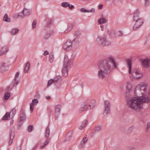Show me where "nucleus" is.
I'll use <instances>...</instances> for the list:
<instances>
[{
	"mask_svg": "<svg viewBox=\"0 0 150 150\" xmlns=\"http://www.w3.org/2000/svg\"><path fill=\"white\" fill-rule=\"evenodd\" d=\"M112 63L109 60L103 59L99 60L98 66L100 70L98 71V75L100 78H104L113 69L111 65Z\"/></svg>",
	"mask_w": 150,
	"mask_h": 150,
	"instance_id": "f257e3e1",
	"label": "nucleus"
},
{
	"mask_svg": "<svg viewBox=\"0 0 150 150\" xmlns=\"http://www.w3.org/2000/svg\"><path fill=\"white\" fill-rule=\"evenodd\" d=\"M150 97L146 98H140L137 97H132L129 100L127 101L128 106L137 111H139L142 108L143 104L147 103L150 101V92L149 94Z\"/></svg>",
	"mask_w": 150,
	"mask_h": 150,
	"instance_id": "f03ea898",
	"label": "nucleus"
},
{
	"mask_svg": "<svg viewBox=\"0 0 150 150\" xmlns=\"http://www.w3.org/2000/svg\"><path fill=\"white\" fill-rule=\"evenodd\" d=\"M147 84L145 82H142L136 86L134 91V93L138 98H146L150 97V91L147 93Z\"/></svg>",
	"mask_w": 150,
	"mask_h": 150,
	"instance_id": "7ed1b4c3",
	"label": "nucleus"
},
{
	"mask_svg": "<svg viewBox=\"0 0 150 150\" xmlns=\"http://www.w3.org/2000/svg\"><path fill=\"white\" fill-rule=\"evenodd\" d=\"M107 38V36L105 35L101 37H98L96 39V41L100 45H108L111 44V42L106 40Z\"/></svg>",
	"mask_w": 150,
	"mask_h": 150,
	"instance_id": "20e7f679",
	"label": "nucleus"
},
{
	"mask_svg": "<svg viewBox=\"0 0 150 150\" xmlns=\"http://www.w3.org/2000/svg\"><path fill=\"white\" fill-rule=\"evenodd\" d=\"M78 40V38H75L74 40H73L72 42L71 43L70 41H67L65 43L63 47V48L67 51L71 50L72 47V45H73L75 44L74 42H76Z\"/></svg>",
	"mask_w": 150,
	"mask_h": 150,
	"instance_id": "39448f33",
	"label": "nucleus"
},
{
	"mask_svg": "<svg viewBox=\"0 0 150 150\" xmlns=\"http://www.w3.org/2000/svg\"><path fill=\"white\" fill-rule=\"evenodd\" d=\"M132 76L135 79H138L142 76V74L137 69H134L132 72Z\"/></svg>",
	"mask_w": 150,
	"mask_h": 150,
	"instance_id": "423d86ee",
	"label": "nucleus"
},
{
	"mask_svg": "<svg viewBox=\"0 0 150 150\" xmlns=\"http://www.w3.org/2000/svg\"><path fill=\"white\" fill-rule=\"evenodd\" d=\"M88 104V102L87 101H86L82 104L79 110V113H82L85 110H90L91 105L89 106Z\"/></svg>",
	"mask_w": 150,
	"mask_h": 150,
	"instance_id": "0eeeda50",
	"label": "nucleus"
},
{
	"mask_svg": "<svg viewBox=\"0 0 150 150\" xmlns=\"http://www.w3.org/2000/svg\"><path fill=\"white\" fill-rule=\"evenodd\" d=\"M144 20L142 18L137 19L133 27L134 30H136L137 28H139L143 24Z\"/></svg>",
	"mask_w": 150,
	"mask_h": 150,
	"instance_id": "6e6552de",
	"label": "nucleus"
},
{
	"mask_svg": "<svg viewBox=\"0 0 150 150\" xmlns=\"http://www.w3.org/2000/svg\"><path fill=\"white\" fill-rule=\"evenodd\" d=\"M104 105L105 110L103 112V115L106 116L108 113H110V105L109 102L108 100L105 101Z\"/></svg>",
	"mask_w": 150,
	"mask_h": 150,
	"instance_id": "1a4fd4ad",
	"label": "nucleus"
},
{
	"mask_svg": "<svg viewBox=\"0 0 150 150\" xmlns=\"http://www.w3.org/2000/svg\"><path fill=\"white\" fill-rule=\"evenodd\" d=\"M141 63L143 66L145 68L150 67V59L147 57L145 59H141Z\"/></svg>",
	"mask_w": 150,
	"mask_h": 150,
	"instance_id": "9d476101",
	"label": "nucleus"
},
{
	"mask_svg": "<svg viewBox=\"0 0 150 150\" xmlns=\"http://www.w3.org/2000/svg\"><path fill=\"white\" fill-rule=\"evenodd\" d=\"M132 57H130L129 58L126 59V62L127 67H129V74L131 73L132 69Z\"/></svg>",
	"mask_w": 150,
	"mask_h": 150,
	"instance_id": "9b49d317",
	"label": "nucleus"
},
{
	"mask_svg": "<svg viewBox=\"0 0 150 150\" xmlns=\"http://www.w3.org/2000/svg\"><path fill=\"white\" fill-rule=\"evenodd\" d=\"M64 66L69 67L72 60L71 57H64Z\"/></svg>",
	"mask_w": 150,
	"mask_h": 150,
	"instance_id": "f8f14e48",
	"label": "nucleus"
},
{
	"mask_svg": "<svg viewBox=\"0 0 150 150\" xmlns=\"http://www.w3.org/2000/svg\"><path fill=\"white\" fill-rule=\"evenodd\" d=\"M14 129L13 127L11 128V130L10 132V139L9 142V145H11L12 143L13 139L14 137Z\"/></svg>",
	"mask_w": 150,
	"mask_h": 150,
	"instance_id": "ddd939ff",
	"label": "nucleus"
},
{
	"mask_svg": "<svg viewBox=\"0 0 150 150\" xmlns=\"http://www.w3.org/2000/svg\"><path fill=\"white\" fill-rule=\"evenodd\" d=\"M25 117L24 110L23 109H21L20 112V121H22L24 120L25 119Z\"/></svg>",
	"mask_w": 150,
	"mask_h": 150,
	"instance_id": "4468645a",
	"label": "nucleus"
},
{
	"mask_svg": "<svg viewBox=\"0 0 150 150\" xmlns=\"http://www.w3.org/2000/svg\"><path fill=\"white\" fill-rule=\"evenodd\" d=\"M68 67L64 66L62 70V73L63 75L65 77H66L68 74Z\"/></svg>",
	"mask_w": 150,
	"mask_h": 150,
	"instance_id": "2eb2a0df",
	"label": "nucleus"
},
{
	"mask_svg": "<svg viewBox=\"0 0 150 150\" xmlns=\"http://www.w3.org/2000/svg\"><path fill=\"white\" fill-rule=\"evenodd\" d=\"M8 47L6 46H4L1 49V54L0 55H4V54L6 53L8 50Z\"/></svg>",
	"mask_w": 150,
	"mask_h": 150,
	"instance_id": "dca6fc26",
	"label": "nucleus"
},
{
	"mask_svg": "<svg viewBox=\"0 0 150 150\" xmlns=\"http://www.w3.org/2000/svg\"><path fill=\"white\" fill-rule=\"evenodd\" d=\"M88 102V104L89 105H91L90 108L91 109L93 108L95 106L96 103V101L94 100H92L91 101H87Z\"/></svg>",
	"mask_w": 150,
	"mask_h": 150,
	"instance_id": "f3484780",
	"label": "nucleus"
},
{
	"mask_svg": "<svg viewBox=\"0 0 150 150\" xmlns=\"http://www.w3.org/2000/svg\"><path fill=\"white\" fill-rule=\"evenodd\" d=\"M61 106L59 105H56L55 108V112L56 115H59L60 114Z\"/></svg>",
	"mask_w": 150,
	"mask_h": 150,
	"instance_id": "a211bd4d",
	"label": "nucleus"
},
{
	"mask_svg": "<svg viewBox=\"0 0 150 150\" xmlns=\"http://www.w3.org/2000/svg\"><path fill=\"white\" fill-rule=\"evenodd\" d=\"M25 16H28L30 15L31 12L30 9L24 8L23 10Z\"/></svg>",
	"mask_w": 150,
	"mask_h": 150,
	"instance_id": "6ab92c4d",
	"label": "nucleus"
},
{
	"mask_svg": "<svg viewBox=\"0 0 150 150\" xmlns=\"http://www.w3.org/2000/svg\"><path fill=\"white\" fill-rule=\"evenodd\" d=\"M74 25V23H70L69 24V26L67 28L66 30L64 31L65 33L70 31L72 28V27Z\"/></svg>",
	"mask_w": 150,
	"mask_h": 150,
	"instance_id": "aec40b11",
	"label": "nucleus"
},
{
	"mask_svg": "<svg viewBox=\"0 0 150 150\" xmlns=\"http://www.w3.org/2000/svg\"><path fill=\"white\" fill-rule=\"evenodd\" d=\"M80 11L83 12L88 13L90 12H94L95 10L94 8H92L91 10H87L86 9L82 8L80 9Z\"/></svg>",
	"mask_w": 150,
	"mask_h": 150,
	"instance_id": "412c9836",
	"label": "nucleus"
},
{
	"mask_svg": "<svg viewBox=\"0 0 150 150\" xmlns=\"http://www.w3.org/2000/svg\"><path fill=\"white\" fill-rule=\"evenodd\" d=\"M10 115L8 112H6L2 118V120H5L9 119L10 118Z\"/></svg>",
	"mask_w": 150,
	"mask_h": 150,
	"instance_id": "4be33fe9",
	"label": "nucleus"
},
{
	"mask_svg": "<svg viewBox=\"0 0 150 150\" xmlns=\"http://www.w3.org/2000/svg\"><path fill=\"white\" fill-rule=\"evenodd\" d=\"M30 67V64L29 62H27L24 68V71L25 73H27L29 70Z\"/></svg>",
	"mask_w": 150,
	"mask_h": 150,
	"instance_id": "5701e85b",
	"label": "nucleus"
},
{
	"mask_svg": "<svg viewBox=\"0 0 150 150\" xmlns=\"http://www.w3.org/2000/svg\"><path fill=\"white\" fill-rule=\"evenodd\" d=\"M72 134V131H69L67 133L66 137V139L68 141L70 139L71 137Z\"/></svg>",
	"mask_w": 150,
	"mask_h": 150,
	"instance_id": "b1692460",
	"label": "nucleus"
},
{
	"mask_svg": "<svg viewBox=\"0 0 150 150\" xmlns=\"http://www.w3.org/2000/svg\"><path fill=\"white\" fill-rule=\"evenodd\" d=\"M3 20L4 21L6 22H10L11 21V19L8 17L7 14H5L4 15V17Z\"/></svg>",
	"mask_w": 150,
	"mask_h": 150,
	"instance_id": "393cba45",
	"label": "nucleus"
},
{
	"mask_svg": "<svg viewBox=\"0 0 150 150\" xmlns=\"http://www.w3.org/2000/svg\"><path fill=\"white\" fill-rule=\"evenodd\" d=\"M88 122V121L87 120H83L82 122L83 124L79 127V129H82L83 127L86 125Z\"/></svg>",
	"mask_w": 150,
	"mask_h": 150,
	"instance_id": "a878e982",
	"label": "nucleus"
},
{
	"mask_svg": "<svg viewBox=\"0 0 150 150\" xmlns=\"http://www.w3.org/2000/svg\"><path fill=\"white\" fill-rule=\"evenodd\" d=\"M19 30L18 28H14L10 32L11 34L15 35L19 31Z\"/></svg>",
	"mask_w": 150,
	"mask_h": 150,
	"instance_id": "bb28decb",
	"label": "nucleus"
},
{
	"mask_svg": "<svg viewBox=\"0 0 150 150\" xmlns=\"http://www.w3.org/2000/svg\"><path fill=\"white\" fill-rule=\"evenodd\" d=\"M45 131L46 133L45 134V137L46 138H48L50 134V130L48 127L46 128Z\"/></svg>",
	"mask_w": 150,
	"mask_h": 150,
	"instance_id": "cd10ccee",
	"label": "nucleus"
},
{
	"mask_svg": "<svg viewBox=\"0 0 150 150\" xmlns=\"http://www.w3.org/2000/svg\"><path fill=\"white\" fill-rule=\"evenodd\" d=\"M106 21V19L102 18L99 19L98 20V23L100 24H101L105 23Z\"/></svg>",
	"mask_w": 150,
	"mask_h": 150,
	"instance_id": "c85d7f7f",
	"label": "nucleus"
},
{
	"mask_svg": "<svg viewBox=\"0 0 150 150\" xmlns=\"http://www.w3.org/2000/svg\"><path fill=\"white\" fill-rule=\"evenodd\" d=\"M101 128H102L100 126L98 125V126H96L95 127V131L93 132H92V134L95 133V132L96 131H99L100 130V129H101Z\"/></svg>",
	"mask_w": 150,
	"mask_h": 150,
	"instance_id": "c756f323",
	"label": "nucleus"
},
{
	"mask_svg": "<svg viewBox=\"0 0 150 150\" xmlns=\"http://www.w3.org/2000/svg\"><path fill=\"white\" fill-rule=\"evenodd\" d=\"M110 59L111 60V61L109 60L110 62H111L112 63V64L111 65V66H112V67H113L112 66V64H113L114 65V66L115 68H116L117 67V65H116V63L114 61V59L112 58H110Z\"/></svg>",
	"mask_w": 150,
	"mask_h": 150,
	"instance_id": "7c9ffc66",
	"label": "nucleus"
},
{
	"mask_svg": "<svg viewBox=\"0 0 150 150\" xmlns=\"http://www.w3.org/2000/svg\"><path fill=\"white\" fill-rule=\"evenodd\" d=\"M70 5V4L69 3L67 2H63L61 4L62 6L64 7L69 6Z\"/></svg>",
	"mask_w": 150,
	"mask_h": 150,
	"instance_id": "2f4dec72",
	"label": "nucleus"
},
{
	"mask_svg": "<svg viewBox=\"0 0 150 150\" xmlns=\"http://www.w3.org/2000/svg\"><path fill=\"white\" fill-rule=\"evenodd\" d=\"M51 31H49L48 32H47L44 35V38L46 39H48L50 36V33L51 32Z\"/></svg>",
	"mask_w": 150,
	"mask_h": 150,
	"instance_id": "473e14b6",
	"label": "nucleus"
},
{
	"mask_svg": "<svg viewBox=\"0 0 150 150\" xmlns=\"http://www.w3.org/2000/svg\"><path fill=\"white\" fill-rule=\"evenodd\" d=\"M24 16H25V15L23 12H20L19 13V14L17 15V18H19L20 17L22 18Z\"/></svg>",
	"mask_w": 150,
	"mask_h": 150,
	"instance_id": "72a5a7b5",
	"label": "nucleus"
},
{
	"mask_svg": "<svg viewBox=\"0 0 150 150\" xmlns=\"http://www.w3.org/2000/svg\"><path fill=\"white\" fill-rule=\"evenodd\" d=\"M10 94L8 93H6L4 96V98L6 100H8L10 97Z\"/></svg>",
	"mask_w": 150,
	"mask_h": 150,
	"instance_id": "f704fd0d",
	"label": "nucleus"
},
{
	"mask_svg": "<svg viewBox=\"0 0 150 150\" xmlns=\"http://www.w3.org/2000/svg\"><path fill=\"white\" fill-rule=\"evenodd\" d=\"M37 23V20L36 19H35L33 21L32 25L33 28H36Z\"/></svg>",
	"mask_w": 150,
	"mask_h": 150,
	"instance_id": "c9c22d12",
	"label": "nucleus"
},
{
	"mask_svg": "<svg viewBox=\"0 0 150 150\" xmlns=\"http://www.w3.org/2000/svg\"><path fill=\"white\" fill-rule=\"evenodd\" d=\"M38 102V100L36 99H33L32 102L31 104H32L33 105H35Z\"/></svg>",
	"mask_w": 150,
	"mask_h": 150,
	"instance_id": "e433bc0d",
	"label": "nucleus"
},
{
	"mask_svg": "<svg viewBox=\"0 0 150 150\" xmlns=\"http://www.w3.org/2000/svg\"><path fill=\"white\" fill-rule=\"evenodd\" d=\"M13 83V86H16L18 83V80H17L16 78L14 79Z\"/></svg>",
	"mask_w": 150,
	"mask_h": 150,
	"instance_id": "4c0bfd02",
	"label": "nucleus"
},
{
	"mask_svg": "<svg viewBox=\"0 0 150 150\" xmlns=\"http://www.w3.org/2000/svg\"><path fill=\"white\" fill-rule=\"evenodd\" d=\"M54 82V81L52 79L49 80L48 83L47 84V87L51 85Z\"/></svg>",
	"mask_w": 150,
	"mask_h": 150,
	"instance_id": "58836bf2",
	"label": "nucleus"
},
{
	"mask_svg": "<svg viewBox=\"0 0 150 150\" xmlns=\"http://www.w3.org/2000/svg\"><path fill=\"white\" fill-rule=\"evenodd\" d=\"M87 140L86 137H84L81 142V144H85L87 142Z\"/></svg>",
	"mask_w": 150,
	"mask_h": 150,
	"instance_id": "ea45409f",
	"label": "nucleus"
},
{
	"mask_svg": "<svg viewBox=\"0 0 150 150\" xmlns=\"http://www.w3.org/2000/svg\"><path fill=\"white\" fill-rule=\"evenodd\" d=\"M150 128V122H148L147 123V127L146 129V131L148 132L149 129Z\"/></svg>",
	"mask_w": 150,
	"mask_h": 150,
	"instance_id": "a19ab883",
	"label": "nucleus"
},
{
	"mask_svg": "<svg viewBox=\"0 0 150 150\" xmlns=\"http://www.w3.org/2000/svg\"><path fill=\"white\" fill-rule=\"evenodd\" d=\"M33 129V127L32 126L30 125L28 127L27 130L29 132H31Z\"/></svg>",
	"mask_w": 150,
	"mask_h": 150,
	"instance_id": "79ce46f5",
	"label": "nucleus"
},
{
	"mask_svg": "<svg viewBox=\"0 0 150 150\" xmlns=\"http://www.w3.org/2000/svg\"><path fill=\"white\" fill-rule=\"evenodd\" d=\"M139 12L138 10H136L134 13V16H137L139 17Z\"/></svg>",
	"mask_w": 150,
	"mask_h": 150,
	"instance_id": "37998d69",
	"label": "nucleus"
},
{
	"mask_svg": "<svg viewBox=\"0 0 150 150\" xmlns=\"http://www.w3.org/2000/svg\"><path fill=\"white\" fill-rule=\"evenodd\" d=\"M16 110L15 109L13 108L12 110L10 113V114H12V115H15L16 114Z\"/></svg>",
	"mask_w": 150,
	"mask_h": 150,
	"instance_id": "c03bdc74",
	"label": "nucleus"
},
{
	"mask_svg": "<svg viewBox=\"0 0 150 150\" xmlns=\"http://www.w3.org/2000/svg\"><path fill=\"white\" fill-rule=\"evenodd\" d=\"M122 32L121 31H118L117 32V35L119 36L122 35Z\"/></svg>",
	"mask_w": 150,
	"mask_h": 150,
	"instance_id": "a18cd8bd",
	"label": "nucleus"
},
{
	"mask_svg": "<svg viewBox=\"0 0 150 150\" xmlns=\"http://www.w3.org/2000/svg\"><path fill=\"white\" fill-rule=\"evenodd\" d=\"M144 1L145 2V6H148L149 3V0H144Z\"/></svg>",
	"mask_w": 150,
	"mask_h": 150,
	"instance_id": "49530a36",
	"label": "nucleus"
},
{
	"mask_svg": "<svg viewBox=\"0 0 150 150\" xmlns=\"http://www.w3.org/2000/svg\"><path fill=\"white\" fill-rule=\"evenodd\" d=\"M60 78V76H57L53 80L54 81H57Z\"/></svg>",
	"mask_w": 150,
	"mask_h": 150,
	"instance_id": "de8ad7c7",
	"label": "nucleus"
},
{
	"mask_svg": "<svg viewBox=\"0 0 150 150\" xmlns=\"http://www.w3.org/2000/svg\"><path fill=\"white\" fill-rule=\"evenodd\" d=\"M30 110L32 112L33 110V109L34 108V106H33V105L31 103L30 104Z\"/></svg>",
	"mask_w": 150,
	"mask_h": 150,
	"instance_id": "09e8293b",
	"label": "nucleus"
},
{
	"mask_svg": "<svg viewBox=\"0 0 150 150\" xmlns=\"http://www.w3.org/2000/svg\"><path fill=\"white\" fill-rule=\"evenodd\" d=\"M139 16H134L133 17V19L134 21H136L137 20V19H139Z\"/></svg>",
	"mask_w": 150,
	"mask_h": 150,
	"instance_id": "8fccbe9b",
	"label": "nucleus"
},
{
	"mask_svg": "<svg viewBox=\"0 0 150 150\" xmlns=\"http://www.w3.org/2000/svg\"><path fill=\"white\" fill-rule=\"evenodd\" d=\"M49 139L50 138H48L46 140L45 142L44 143V144L45 146L47 145L49 143L48 139Z\"/></svg>",
	"mask_w": 150,
	"mask_h": 150,
	"instance_id": "3c124183",
	"label": "nucleus"
},
{
	"mask_svg": "<svg viewBox=\"0 0 150 150\" xmlns=\"http://www.w3.org/2000/svg\"><path fill=\"white\" fill-rule=\"evenodd\" d=\"M54 57H49V59L50 61L51 62H53V60L54 59Z\"/></svg>",
	"mask_w": 150,
	"mask_h": 150,
	"instance_id": "603ef678",
	"label": "nucleus"
},
{
	"mask_svg": "<svg viewBox=\"0 0 150 150\" xmlns=\"http://www.w3.org/2000/svg\"><path fill=\"white\" fill-rule=\"evenodd\" d=\"M134 128V126H132L129 128V130L130 132Z\"/></svg>",
	"mask_w": 150,
	"mask_h": 150,
	"instance_id": "864d4df0",
	"label": "nucleus"
},
{
	"mask_svg": "<svg viewBox=\"0 0 150 150\" xmlns=\"http://www.w3.org/2000/svg\"><path fill=\"white\" fill-rule=\"evenodd\" d=\"M49 54L47 50H45V51L43 54L44 56L46 55H48Z\"/></svg>",
	"mask_w": 150,
	"mask_h": 150,
	"instance_id": "5fc2aeb1",
	"label": "nucleus"
},
{
	"mask_svg": "<svg viewBox=\"0 0 150 150\" xmlns=\"http://www.w3.org/2000/svg\"><path fill=\"white\" fill-rule=\"evenodd\" d=\"M19 73L18 72H17L16 75H15V78H17L18 76H19Z\"/></svg>",
	"mask_w": 150,
	"mask_h": 150,
	"instance_id": "6e6d98bb",
	"label": "nucleus"
},
{
	"mask_svg": "<svg viewBox=\"0 0 150 150\" xmlns=\"http://www.w3.org/2000/svg\"><path fill=\"white\" fill-rule=\"evenodd\" d=\"M38 144H37V145H35V146L33 147V150H35V149H37V147H38Z\"/></svg>",
	"mask_w": 150,
	"mask_h": 150,
	"instance_id": "4d7b16f0",
	"label": "nucleus"
},
{
	"mask_svg": "<svg viewBox=\"0 0 150 150\" xmlns=\"http://www.w3.org/2000/svg\"><path fill=\"white\" fill-rule=\"evenodd\" d=\"M103 7V5L102 4H100L99 6V9H102Z\"/></svg>",
	"mask_w": 150,
	"mask_h": 150,
	"instance_id": "13d9d810",
	"label": "nucleus"
},
{
	"mask_svg": "<svg viewBox=\"0 0 150 150\" xmlns=\"http://www.w3.org/2000/svg\"><path fill=\"white\" fill-rule=\"evenodd\" d=\"M54 53L53 52H51L49 54V56H53Z\"/></svg>",
	"mask_w": 150,
	"mask_h": 150,
	"instance_id": "bf43d9fd",
	"label": "nucleus"
},
{
	"mask_svg": "<svg viewBox=\"0 0 150 150\" xmlns=\"http://www.w3.org/2000/svg\"><path fill=\"white\" fill-rule=\"evenodd\" d=\"M74 6L73 5H71L70 6H69V8L71 9H73L74 8Z\"/></svg>",
	"mask_w": 150,
	"mask_h": 150,
	"instance_id": "052dcab7",
	"label": "nucleus"
},
{
	"mask_svg": "<svg viewBox=\"0 0 150 150\" xmlns=\"http://www.w3.org/2000/svg\"><path fill=\"white\" fill-rule=\"evenodd\" d=\"M17 148L18 149V150H21V146H18L17 147Z\"/></svg>",
	"mask_w": 150,
	"mask_h": 150,
	"instance_id": "680f3d73",
	"label": "nucleus"
},
{
	"mask_svg": "<svg viewBox=\"0 0 150 150\" xmlns=\"http://www.w3.org/2000/svg\"><path fill=\"white\" fill-rule=\"evenodd\" d=\"M79 31H76L75 33V34L76 35H79Z\"/></svg>",
	"mask_w": 150,
	"mask_h": 150,
	"instance_id": "e2e57ef3",
	"label": "nucleus"
},
{
	"mask_svg": "<svg viewBox=\"0 0 150 150\" xmlns=\"http://www.w3.org/2000/svg\"><path fill=\"white\" fill-rule=\"evenodd\" d=\"M45 146L44 144H43L42 145H41V147L42 149H43V148H44Z\"/></svg>",
	"mask_w": 150,
	"mask_h": 150,
	"instance_id": "0e129e2a",
	"label": "nucleus"
},
{
	"mask_svg": "<svg viewBox=\"0 0 150 150\" xmlns=\"http://www.w3.org/2000/svg\"><path fill=\"white\" fill-rule=\"evenodd\" d=\"M46 98L48 100H49L51 98H50V96H48L46 97Z\"/></svg>",
	"mask_w": 150,
	"mask_h": 150,
	"instance_id": "69168bd1",
	"label": "nucleus"
},
{
	"mask_svg": "<svg viewBox=\"0 0 150 150\" xmlns=\"http://www.w3.org/2000/svg\"><path fill=\"white\" fill-rule=\"evenodd\" d=\"M131 150H136L133 147L131 148Z\"/></svg>",
	"mask_w": 150,
	"mask_h": 150,
	"instance_id": "338daca9",
	"label": "nucleus"
},
{
	"mask_svg": "<svg viewBox=\"0 0 150 150\" xmlns=\"http://www.w3.org/2000/svg\"><path fill=\"white\" fill-rule=\"evenodd\" d=\"M17 14H15L14 15V17H15V18H16V17L17 18Z\"/></svg>",
	"mask_w": 150,
	"mask_h": 150,
	"instance_id": "774afa93",
	"label": "nucleus"
}]
</instances>
